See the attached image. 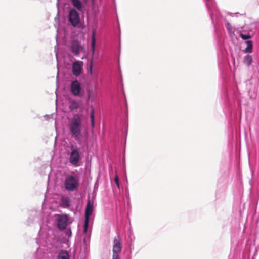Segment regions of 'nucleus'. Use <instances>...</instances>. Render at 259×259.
I'll return each instance as SVG.
<instances>
[{
  "label": "nucleus",
  "instance_id": "nucleus-1",
  "mask_svg": "<svg viewBox=\"0 0 259 259\" xmlns=\"http://www.w3.org/2000/svg\"><path fill=\"white\" fill-rule=\"evenodd\" d=\"M241 97L235 81L223 83L221 95L222 108L231 127L241 122Z\"/></svg>",
  "mask_w": 259,
  "mask_h": 259
},
{
  "label": "nucleus",
  "instance_id": "nucleus-2",
  "mask_svg": "<svg viewBox=\"0 0 259 259\" xmlns=\"http://www.w3.org/2000/svg\"><path fill=\"white\" fill-rule=\"evenodd\" d=\"M69 127L72 136L77 140L82 131L81 119L79 114H75L73 115Z\"/></svg>",
  "mask_w": 259,
  "mask_h": 259
},
{
  "label": "nucleus",
  "instance_id": "nucleus-3",
  "mask_svg": "<svg viewBox=\"0 0 259 259\" xmlns=\"http://www.w3.org/2000/svg\"><path fill=\"white\" fill-rule=\"evenodd\" d=\"M70 152L69 157V162L74 167L80 166V162L82 159L80 149L76 145H71L70 146Z\"/></svg>",
  "mask_w": 259,
  "mask_h": 259
},
{
  "label": "nucleus",
  "instance_id": "nucleus-4",
  "mask_svg": "<svg viewBox=\"0 0 259 259\" xmlns=\"http://www.w3.org/2000/svg\"><path fill=\"white\" fill-rule=\"evenodd\" d=\"M96 44V30L93 29L91 35L92 57L87 63V72L91 76L93 75L94 56L95 54Z\"/></svg>",
  "mask_w": 259,
  "mask_h": 259
},
{
  "label": "nucleus",
  "instance_id": "nucleus-5",
  "mask_svg": "<svg viewBox=\"0 0 259 259\" xmlns=\"http://www.w3.org/2000/svg\"><path fill=\"white\" fill-rule=\"evenodd\" d=\"M79 179L70 175L67 176L64 182V186L65 190L68 192H73L79 187Z\"/></svg>",
  "mask_w": 259,
  "mask_h": 259
},
{
  "label": "nucleus",
  "instance_id": "nucleus-6",
  "mask_svg": "<svg viewBox=\"0 0 259 259\" xmlns=\"http://www.w3.org/2000/svg\"><path fill=\"white\" fill-rule=\"evenodd\" d=\"M256 80L251 78L246 81V89L251 99H255L257 95L259 96V82L255 86Z\"/></svg>",
  "mask_w": 259,
  "mask_h": 259
},
{
  "label": "nucleus",
  "instance_id": "nucleus-7",
  "mask_svg": "<svg viewBox=\"0 0 259 259\" xmlns=\"http://www.w3.org/2000/svg\"><path fill=\"white\" fill-rule=\"evenodd\" d=\"M256 80L251 78L246 81V89L251 99H255L257 95L259 96V82L255 86Z\"/></svg>",
  "mask_w": 259,
  "mask_h": 259
},
{
  "label": "nucleus",
  "instance_id": "nucleus-8",
  "mask_svg": "<svg viewBox=\"0 0 259 259\" xmlns=\"http://www.w3.org/2000/svg\"><path fill=\"white\" fill-rule=\"evenodd\" d=\"M94 209L93 203L91 202L90 199L88 198L85 209V218L83 225V234L87 235L89 224V218L92 215Z\"/></svg>",
  "mask_w": 259,
  "mask_h": 259
},
{
  "label": "nucleus",
  "instance_id": "nucleus-9",
  "mask_svg": "<svg viewBox=\"0 0 259 259\" xmlns=\"http://www.w3.org/2000/svg\"><path fill=\"white\" fill-rule=\"evenodd\" d=\"M70 92L74 96L83 97L84 95L83 87L80 82L77 80L72 81L70 84Z\"/></svg>",
  "mask_w": 259,
  "mask_h": 259
},
{
  "label": "nucleus",
  "instance_id": "nucleus-10",
  "mask_svg": "<svg viewBox=\"0 0 259 259\" xmlns=\"http://www.w3.org/2000/svg\"><path fill=\"white\" fill-rule=\"evenodd\" d=\"M227 189V181L223 179H220L218 181L215 192L216 200L223 199L225 197Z\"/></svg>",
  "mask_w": 259,
  "mask_h": 259
},
{
  "label": "nucleus",
  "instance_id": "nucleus-11",
  "mask_svg": "<svg viewBox=\"0 0 259 259\" xmlns=\"http://www.w3.org/2000/svg\"><path fill=\"white\" fill-rule=\"evenodd\" d=\"M122 251L121 238L119 235H118L114 238L113 245L112 259H120V254Z\"/></svg>",
  "mask_w": 259,
  "mask_h": 259
},
{
  "label": "nucleus",
  "instance_id": "nucleus-12",
  "mask_svg": "<svg viewBox=\"0 0 259 259\" xmlns=\"http://www.w3.org/2000/svg\"><path fill=\"white\" fill-rule=\"evenodd\" d=\"M209 16H222L214 0H204Z\"/></svg>",
  "mask_w": 259,
  "mask_h": 259
},
{
  "label": "nucleus",
  "instance_id": "nucleus-13",
  "mask_svg": "<svg viewBox=\"0 0 259 259\" xmlns=\"http://www.w3.org/2000/svg\"><path fill=\"white\" fill-rule=\"evenodd\" d=\"M83 62L81 61H76L72 64V72L75 77L79 76L83 71Z\"/></svg>",
  "mask_w": 259,
  "mask_h": 259
},
{
  "label": "nucleus",
  "instance_id": "nucleus-14",
  "mask_svg": "<svg viewBox=\"0 0 259 259\" xmlns=\"http://www.w3.org/2000/svg\"><path fill=\"white\" fill-rule=\"evenodd\" d=\"M68 218L66 214L59 215L57 219L58 228L61 231L64 230L68 225Z\"/></svg>",
  "mask_w": 259,
  "mask_h": 259
},
{
  "label": "nucleus",
  "instance_id": "nucleus-15",
  "mask_svg": "<svg viewBox=\"0 0 259 259\" xmlns=\"http://www.w3.org/2000/svg\"><path fill=\"white\" fill-rule=\"evenodd\" d=\"M70 48L71 51L74 55L77 56L79 55L81 51L82 47L80 42L78 40L73 39L71 41Z\"/></svg>",
  "mask_w": 259,
  "mask_h": 259
},
{
  "label": "nucleus",
  "instance_id": "nucleus-16",
  "mask_svg": "<svg viewBox=\"0 0 259 259\" xmlns=\"http://www.w3.org/2000/svg\"><path fill=\"white\" fill-rule=\"evenodd\" d=\"M40 213L36 210H31L29 211V216L27 219L26 224L27 226H30L31 224L39 219Z\"/></svg>",
  "mask_w": 259,
  "mask_h": 259
},
{
  "label": "nucleus",
  "instance_id": "nucleus-17",
  "mask_svg": "<svg viewBox=\"0 0 259 259\" xmlns=\"http://www.w3.org/2000/svg\"><path fill=\"white\" fill-rule=\"evenodd\" d=\"M218 65L219 68H221V66L223 65V62L225 57V50L223 48L222 45L219 42V49L218 50Z\"/></svg>",
  "mask_w": 259,
  "mask_h": 259
},
{
  "label": "nucleus",
  "instance_id": "nucleus-18",
  "mask_svg": "<svg viewBox=\"0 0 259 259\" xmlns=\"http://www.w3.org/2000/svg\"><path fill=\"white\" fill-rule=\"evenodd\" d=\"M68 21L71 25L74 27H78L79 28H83V23L81 22V18L83 19L84 17H67Z\"/></svg>",
  "mask_w": 259,
  "mask_h": 259
},
{
  "label": "nucleus",
  "instance_id": "nucleus-19",
  "mask_svg": "<svg viewBox=\"0 0 259 259\" xmlns=\"http://www.w3.org/2000/svg\"><path fill=\"white\" fill-rule=\"evenodd\" d=\"M73 7L76 8L82 14L81 16H84L85 7L82 4L81 0H71Z\"/></svg>",
  "mask_w": 259,
  "mask_h": 259
},
{
  "label": "nucleus",
  "instance_id": "nucleus-20",
  "mask_svg": "<svg viewBox=\"0 0 259 259\" xmlns=\"http://www.w3.org/2000/svg\"><path fill=\"white\" fill-rule=\"evenodd\" d=\"M71 205V199L67 196H62L60 198V206L64 208H68Z\"/></svg>",
  "mask_w": 259,
  "mask_h": 259
},
{
  "label": "nucleus",
  "instance_id": "nucleus-21",
  "mask_svg": "<svg viewBox=\"0 0 259 259\" xmlns=\"http://www.w3.org/2000/svg\"><path fill=\"white\" fill-rule=\"evenodd\" d=\"M63 17H55V24L54 27L56 29V45L55 46V51L58 48V34H59V30L60 27V19Z\"/></svg>",
  "mask_w": 259,
  "mask_h": 259
},
{
  "label": "nucleus",
  "instance_id": "nucleus-22",
  "mask_svg": "<svg viewBox=\"0 0 259 259\" xmlns=\"http://www.w3.org/2000/svg\"><path fill=\"white\" fill-rule=\"evenodd\" d=\"M212 24L213 25L214 31L215 34H217V31L219 30L220 28L222 26L221 20L220 17H210Z\"/></svg>",
  "mask_w": 259,
  "mask_h": 259
},
{
  "label": "nucleus",
  "instance_id": "nucleus-23",
  "mask_svg": "<svg viewBox=\"0 0 259 259\" xmlns=\"http://www.w3.org/2000/svg\"><path fill=\"white\" fill-rule=\"evenodd\" d=\"M57 258V259H70V255L67 250L61 249L58 252Z\"/></svg>",
  "mask_w": 259,
  "mask_h": 259
},
{
  "label": "nucleus",
  "instance_id": "nucleus-24",
  "mask_svg": "<svg viewBox=\"0 0 259 259\" xmlns=\"http://www.w3.org/2000/svg\"><path fill=\"white\" fill-rule=\"evenodd\" d=\"M91 128L93 130L95 127V112L93 106H91V113L90 115Z\"/></svg>",
  "mask_w": 259,
  "mask_h": 259
},
{
  "label": "nucleus",
  "instance_id": "nucleus-25",
  "mask_svg": "<svg viewBox=\"0 0 259 259\" xmlns=\"http://www.w3.org/2000/svg\"><path fill=\"white\" fill-rule=\"evenodd\" d=\"M246 47L243 50V52L245 53H251L253 52V43L252 40L245 41Z\"/></svg>",
  "mask_w": 259,
  "mask_h": 259
},
{
  "label": "nucleus",
  "instance_id": "nucleus-26",
  "mask_svg": "<svg viewBox=\"0 0 259 259\" xmlns=\"http://www.w3.org/2000/svg\"><path fill=\"white\" fill-rule=\"evenodd\" d=\"M69 109L71 110H77L79 108V104L78 102L75 100H69Z\"/></svg>",
  "mask_w": 259,
  "mask_h": 259
},
{
  "label": "nucleus",
  "instance_id": "nucleus-27",
  "mask_svg": "<svg viewBox=\"0 0 259 259\" xmlns=\"http://www.w3.org/2000/svg\"><path fill=\"white\" fill-rule=\"evenodd\" d=\"M111 12L112 16H118L115 0H111Z\"/></svg>",
  "mask_w": 259,
  "mask_h": 259
},
{
  "label": "nucleus",
  "instance_id": "nucleus-28",
  "mask_svg": "<svg viewBox=\"0 0 259 259\" xmlns=\"http://www.w3.org/2000/svg\"><path fill=\"white\" fill-rule=\"evenodd\" d=\"M252 62V57L251 55H250L249 54H247V55H246L244 57L243 63L247 66H248V67L250 66L251 65Z\"/></svg>",
  "mask_w": 259,
  "mask_h": 259
},
{
  "label": "nucleus",
  "instance_id": "nucleus-29",
  "mask_svg": "<svg viewBox=\"0 0 259 259\" xmlns=\"http://www.w3.org/2000/svg\"><path fill=\"white\" fill-rule=\"evenodd\" d=\"M125 106H126V111H125V115H126V119H125V132L126 134V136L128 132V105L126 99H125Z\"/></svg>",
  "mask_w": 259,
  "mask_h": 259
},
{
  "label": "nucleus",
  "instance_id": "nucleus-30",
  "mask_svg": "<svg viewBox=\"0 0 259 259\" xmlns=\"http://www.w3.org/2000/svg\"><path fill=\"white\" fill-rule=\"evenodd\" d=\"M79 11L76 8H70L67 16H80Z\"/></svg>",
  "mask_w": 259,
  "mask_h": 259
},
{
  "label": "nucleus",
  "instance_id": "nucleus-31",
  "mask_svg": "<svg viewBox=\"0 0 259 259\" xmlns=\"http://www.w3.org/2000/svg\"><path fill=\"white\" fill-rule=\"evenodd\" d=\"M126 185H125V198L126 200L127 201V203L128 206H130V192L128 187V182L127 179H126Z\"/></svg>",
  "mask_w": 259,
  "mask_h": 259
},
{
  "label": "nucleus",
  "instance_id": "nucleus-32",
  "mask_svg": "<svg viewBox=\"0 0 259 259\" xmlns=\"http://www.w3.org/2000/svg\"><path fill=\"white\" fill-rule=\"evenodd\" d=\"M226 28L227 30L229 36L231 37H232L233 35H234V32L232 30V28L231 27V24L228 22H227L226 23Z\"/></svg>",
  "mask_w": 259,
  "mask_h": 259
},
{
  "label": "nucleus",
  "instance_id": "nucleus-33",
  "mask_svg": "<svg viewBox=\"0 0 259 259\" xmlns=\"http://www.w3.org/2000/svg\"><path fill=\"white\" fill-rule=\"evenodd\" d=\"M239 36L241 38L242 40H249V39L251 38V35L249 33L243 34L240 32Z\"/></svg>",
  "mask_w": 259,
  "mask_h": 259
},
{
  "label": "nucleus",
  "instance_id": "nucleus-34",
  "mask_svg": "<svg viewBox=\"0 0 259 259\" xmlns=\"http://www.w3.org/2000/svg\"><path fill=\"white\" fill-rule=\"evenodd\" d=\"M128 238L130 240L131 246H133V248H134V243L135 241V236L132 233H130L128 235Z\"/></svg>",
  "mask_w": 259,
  "mask_h": 259
},
{
  "label": "nucleus",
  "instance_id": "nucleus-35",
  "mask_svg": "<svg viewBox=\"0 0 259 259\" xmlns=\"http://www.w3.org/2000/svg\"><path fill=\"white\" fill-rule=\"evenodd\" d=\"M114 182L116 184L117 188L118 189H120V183H119V180L117 174L115 175V176L114 177Z\"/></svg>",
  "mask_w": 259,
  "mask_h": 259
},
{
  "label": "nucleus",
  "instance_id": "nucleus-36",
  "mask_svg": "<svg viewBox=\"0 0 259 259\" xmlns=\"http://www.w3.org/2000/svg\"><path fill=\"white\" fill-rule=\"evenodd\" d=\"M66 234L68 237H70L72 234L71 229L67 230L66 231Z\"/></svg>",
  "mask_w": 259,
  "mask_h": 259
},
{
  "label": "nucleus",
  "instance_id": "nucleus-37",
  "mask_svg": "<svg viewBox=\"0 0 259 259\" xmlns=\"http://www.w3.org/2000/svg\"><path fill=\"white\" fill-rule=\"evenodd\" d=\"M253 171H252V177H253ZM253 178H252L250 180H249V184L250 185L252 186V183H253V180H252Z\"/></svg>",
  "mask_w": 259,
  "mask_h": 259
},
{
  "label": "nucleus",
  "instance_id": "nucleus-38",
  "mask_svg": "<svg viewBox=\"0 0 259 259\" xmlns=\"http://www.w3.org/2000/svg\"><path fill=\"white\" fill-rule=\"evenodd\" d=\"M44 118L46 120H49L50 119L49 115H48L47 114L44 115Z\"/></svg>",
  "mask_w": 259,
  "mask_h": 259
},
{
  "label": "nucleus",
  "instance_id": "nucleus-39",
  "mask_svg": "<svg viewBox=\"0 0 259 259\" xmlns=\"http://www.w3.org/2000/svg\"><path fill=\"white\" fill-rule=\"evenodd\" d=\"M239 14V13H238V12L234 13V14ZM233 14H234V13H230V12H228V13H227V15H230V16H232V15Z\"/></svg>",
  "mask_w": 259,
  "mask_h": 259
},
{
  "label": "nucleus",
  "instance_id": "nucleus-40",
  "mask_svg": "<svg viewBox=\"0 0 259 259\" xmlns=\"http://www.w3.org/2000/svg\"><path fill=\"white\" fill-rule=\"evenodd\" d=\"M41 228H42V227H41V226H40V230H39V232H38V236H39V235H40V232H41Z\"/></svg>",
  "mask_w": 259,
  "mask_h": 259
},
{
  "label": "nucleus",
  "instance_id": "nucleus-41",
  "mask_svg": "<svg viewBox=\"0 0 259 259\" xmlns=\"http://www.w3.org/2000/svg\"><path fill=\"white\" fill-rule=\"evenodd\" d=\"M83 242H84V244H86V238H85V237H84L83 238Z\"/></svg>",
  "mask_w": 259,
  "mask_h": 259
},
{
  "label": "nucleus",
  "instance_id": "nucleus-42",
  "mask_svg": "<svg viewBox=\"0 0 259 259\" xmlns=\"http://www.w3.org/2000/svg\"><path fill=\"white\" fill-rule=\"evenodd\" d=\"M130 250H131L132 249H133L134 248H133V246H131V243H130Z\"/></svg>",
  "mask_w": 259,
  "mask_h": 259
},
{
  "label": "nucleus",
  "instance_id": "nucleus-43",
  "mask_svg": "<svg viewBox=\"0 0 259 259\" xmlns=\"http://www.w3.org/2000/svg\"><path fill=\"white\" fill-rule=\"evenodd\" d=\"M56 16H60V14H59V11H58V13H57V15H56Z\"/></svg>",
  "mask_w": 259,
  "mask_h": 259
},
{
  "label": "nucleus",
  "instance_id": "nucleus-44",
  "mask_svg": "<svg viewBox=\"0 0 259 259\" xmlns=\"http://www.w3.org/2000/svg\"><path fill=\"white\" fill-rule=\"evenodd\" d=\"M56 58H57V60L58 61V55H57V52H56Z\"/></svg>",
  "mask_w": 259,
  "mask_h": 259
},
{
  "label": "nucleus",
  "instance_id": "nucleus-45",
  "mask_svg": "<svg viewBox=\"0 0 259 259\" xmlns=\"http://www.w3.org/2000/svg\"><path fill=\"white\" fill-rule=\"evenodd\" d=\"M88 92H89V97H90V93H90V90H89V91H88Z\"/></svg>",
  "mask_w": 259,
  "mask_h": 259
},
{
  "label": "nucleus",
  "instance_id": "nucleus-46",
  "mask_svg": "<svg viewBox=\"0 0 259 259\" xmlns=\"http://www.w3.org/2000/svg\"><path fill=\"white\" fill-rule=\"evenodd\" d=\"M118 17H116V18H117V22H118V23L119 24V21H118Z\"/></svg>",
  "mask_w": 259,
  "mask_h": 259
},
{
  "label": "nucleus",
  "instance_id": "nucleus-47",
  "mask_svg": "<svg viewBox=\"0 0 259 259\" xmlns=\"http://www.w3.org/2000/svg\"><path fill=\"white\" fill-rule=\"evenodd\" d=\"M58 6H59V3L58 2L57 4V7L58 8Z\"/></svg>",
  "mask_w": 259,
  "mask_h": 259
},
{
  "label": "nucleus",
  "instance_id": "nucleus-48",
  "mask_svg": "<svg viewBox=\"0 0 259 259\" xmlns=\"http://www.w3.org/2000/svg\"><path fill=\"white\" fill-rule=\"evenodd\" d=\"M86 18H87V20H89V18L90 17H87Z\"/></svg>",
  "mask_w": 259,
  "mask_h": 259
},
{
  "label": "nucleus",
  "instance_id": "nucleus-49",
  "mask_svg": "<svg viewBox=\"0 0 259 259\" xmlns=\"http://www.w3.org/2000/svg\"><path fill=\"white\" fill-rule=\"evenodd\" d=\"M57 89L56 90V94H57Z\"/></svg>",
  "mask_w": 259,
  "mask_h": 259
},
{
  "label": "nucleus",
  "instance_id": "nucleus-50",
  "mask_svg": "<svg viewBox=\"0 0 259 259\" xmlns=\"http://www.w3.org/2000/svg\"><path fill=\"white\" fill-rule=\"evenodd\" d=\"M93 16L95 17V16H96V15H94Z\"/></svg>",
  "mask_w": 259,
  "mask_h": 259
},
{
  "label": "nucleus",
  "instance_id": "nucleus-51",
  "mask_svg": "<svg viewBox=\"0 0 259 259\" xmlns=\"http://www.w3.org/2000/svg\"><path fill=\"white\" fill-rule=\"evenodd\" d=\"M57 68L58 69V64L57 65Z\"/></svg>",
  "mask_w": 259,
  "mask_h": 259
}]
</instances>
